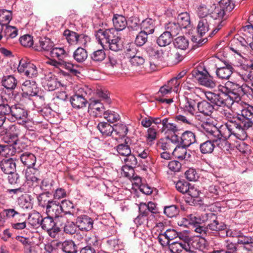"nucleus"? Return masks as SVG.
Masks as SVG:
<instances>
[{
  "mask_svg": "<svg viewBox=\"0 0 253 253\" xmlns=\"http://www.w3.org/2000/svg\"><path fill=\"white\" fill-rule=\"evenodd\" d=\"M176 189L180 193L184 194L187 192L190 183L184 180H179L175 182Z\"/></svg>",
  "mask_w": 253,
  "mask_h": 253,
  "instance_id": "59",
  "label": "nucleus"
},
{
  "mask_svg": "<svg viewBox=\"0 0 253 253\" xmlns=\"http://www.w3.org/2000/svg\"><path fill=\"white\" fill-rule=\"evenodd\" d=\"M123 45L121 41V38L118 36L114 40L107 44H105L104 48H109L114 51H118L122 49Z\"/></svg>",
  "mask_w": 253,
  "mask_h": 253,
  "instance_id": "51",
  "label": "nucleus"
},
{
  "mask_svg": "<svg viewBox=\"0 0 253 253\" xmlns=\"http://www.w3.org/2000/svg\"><path fill=\"white\" fill-rule=\"evenodd\" d=\"M222 62L224 66L217 68L216 76L221 79H228L231 76L234 70L232 64L227 60H223Z\"/></svg>",
  "mask_w": 253,
  "mask_h": 253,
  "instance_id": "17",
  "label": "nucleus"
},
{
  "mask_svg": "<svg viewBox=\"0 0 253 253\" xmlns=\"http://www.w3.org/2000/svg\"><path fill=\"white\" fill-rule=\"evenodd\" d=\"M76 223L80 230L89 231L93 228L94 220L86 215H82L77 217Z\"/></svg>",
  "mask_w": 253,
  "mask_h": 253,
  "instance_id": "19",
  "label": "nucleus"
},
{
  "mask_svg": "<svg viewBox=\"0 0 253 253\" xmlns=\"http://www.w3.org/2000/svg\"><path fill=\"white\" fill-rule=\"evenodd\" d=\"M210 29L209 22L206 18H201L197 27V33L201 37L204 36Z\"/></svg>",
  "mask_w": 253,
  "mask_h": 253,
  "instance_id": "46",
  "label": "nucleus"
},
{
  "mask_svg": "<svg viewBox=\"0 0 253 253\" xmlns=\"http://www.w3.org/2000/svg\"><path fill=\"white\" fill-rule=\"evenodd\" d=\"M177 23H178L182 29L187 28L190 24L189 14L187 12H182L178 14L177 17Z\"/></svg>",
  "mask_w": 253,
  "mask_h": 253,
  "instance_id": "47",
  "label": "nucleus"
},
{
  "mask_svg": "<svg viewBox=\"0 0 253 253\" xmlns=\"http://www.w3.org/2000/svg\"><path fill=\"white\" fill-rule=\"evenodd\" d=\"M173 38L166 31L163 32L157 39V43L161 47L169 44L172 41Z\"/></svg>",
  "mask_w": 253,
  "mask_h": 253,
  "instance_id": "45",
  "label": "nucleus"
},
{
  "mask_svg": "<svg viewBox=\"0 0 253 253\" xmlns=\"http://www.w3.org/2000/svg\"><path fill=\"white\" fill-rule=\"evenodd\" d=\"M97 128L104 137H107L112 135L114 137V126L107 122H100Z\"/></svg>",
  "mask_w": 253,
  "mask_h": 253,
  "instance_id": "31",
  "label": "nucleus"
},
{
  "mask_svg": "<svg viewBox=\"0 0 253 253\" xmlns=\"http://www.w3.org/2000/svg\"><path fill=\"white\" fill-rule=\"evenodd\" d=\"M48 48H49L48 50H50V56L52 58L50 59L55 60L57 59V61H63L64 59H66L68 56V54L65 50L64 47L56 46L49 38ZM48 58L50 59L49 57Z\"/></svg>",
  "mask_w": 253,
  "mask_h": 253,
  "instance_id": "12",
  "label": "nucleus"
},
{
  "mask_svg": "<svg viewBox=\"0 0 253 253\" xmlns=\"http://www.w3.org/2000/svg\"><path fill=\"white\" fill-rule=\"evenodd\" d=\"M224 116L226 118L227 122L218 129L219 134L216 136V139L219 143L222 138L226 140L232 137L239 140H245L247 137V133L243 130L235 116L226 110H224Z\"/></svg>",
  "mask_w": 253,
  "mask_h": 253,
  "instance_id": "3",
  "label": "nucleus"
},
{
  "mask_svg": "<svg viewBox=\"0 0 253 253\" xmlns=\"http://www.w3.org/2000/svg\"><path fill=\"white\" fill-rule=\"evenodd\" d=\"M136 49L132 46L127 49V54H129L130 57V62L133 66H138L143 65L145 62V59L141 56L136 55Z\"/></svg>",
  "mask_w": 253,
  "mask_h": 253,
  "instance_id": "30",
  "label": "nucleus"
},
{
  "mask_svg": "<svg viewBox=\"0 0 253 253\" xmlns=\"http://www.w3.org/2000/svg\"><path fill=\"white\" fill-rule=\"evenodd\" d=\"M195 232L202 238L207 240L212 238L213 236L219 234L221 232L222 237L235 236L230 230H227V225L224 222L219 221L216 214L210 212L201 215V227H197Z\"/></svg>",
  "mask_w": 253,
  "mask_h": 253,
  "instance_id": "1",
  "label": "nucleus"
},
{
  "mask_svg": "<svg viewBox=\"0 0 253 253\" xmlns=\"http://www.w3.org/2000/svg\"><path fill=\"white\" fill-rule=\"evenodd\" d=\"M48 65H51L56 68H59L61 65H64L65 69L72 73L76 74L79 73V72L75 68V67H77V66L71 62L66 61V59H64L63 61H57V60L50 59L48 58Z\"/></svg>",
  "mask_w": 253,
  "mask_h": 253,
  "instance_id": "24",
  "label": "nucleus"
},
{
  "mask_svg": "<svg viewBox=\"0 0 253 253\" xmlns=\"http://www.w3.org/2000/svg\"><path fill=\"white\" fill-rule=\"evenodd\" d=\"M201 215L198 216L195 214H190L186 217L182 218L178 222V225L180 226L189 227L192 226L195 231L197 227H201Z\"/></svg>",
  "mask_w": 253,
  "mask_h": 253,
  "instance_id": "15",
  "label": "nucleus"
},
{
  "mask_svg": "<svg viewBox=\"0 0 253 253\" xmlns=\"http://www.w3.org/2000/svg\"><path fill=\"white\" fill-rule=\"evenodd\" d=\"M118 36H119L118 33L113 28L105 30L100 29L95 34L96 39L104 48L105 44L110 43Z\"/></svg>",
  "mask_w": 253,
  "mask_h": 253,
  "instance_id": "9",
  "label": "nucleus"
},
{
  "mask_svg": "<svg viewBox=\"0 0 253 253\" xmlns=\"http://www.w3.org/2000/svg\"><path fill=\"white\" fill-rule=\"evenodd\" d=\"M0 169L5 174L16 171V164L12 158L3 159L0 161Z\"/></svg>",
  "mask_w": 253,
  "mask_h": 253,
  "instance_id": "29",
  "label": "nucleus"
},
{
  "mask_svg": "<svg viewBox=\"0 0 253 253\" xmlns=\"http://www.w3.org/2000/svg\"><path fill=\"white\" fill-rule=\"evenodd\" d=\"M10 116V118L12 121L20 120L22 121V123L24 124L27 122L28 111L24 107L21 106L20 105L16 104L12 106Z\"/></svg>",
  "mask_w": 253,
  "mask_h": 253,
  "instance_id": "14",
  "label": "nucleus"
},
{
  "mask_svg": "<svg viewBox=\"0 0 253 253\" xmlns=\"http://www.w3.org/2000/svg\"><path fill=\"white\" fill-rule=\"evenodd\" d=\"M246 84L240 85L239 84L229 82L225 84V86L223 87L225 90L231 102L233 104L234 103H238L241 100V97L245 95Z\"/></svg>",
  "mask_w": 253,
  "mask_h": 253,
  "instance_id": "7",
  "label": "nucleus"
},
{
  "mask_svg": "<svg viewBox=\"0 0 253 253\" xmlns=\"http://www.w3.org/2000/svg\"><path fill=\"white\" fill-rule=\"evenodd\" d=\"M62 35L63 38L66 40L69 45L77 44L78 33L69 29H66L63 32Z\"/></svg>",
  "mask_w": 253,
  "mask_h": 253,
  "instance_id": "39",
  "label": "nucleus"
},
{
  "mask_svg": "<svg viewBox=\"0 0 253 253\" xmlns=\"http://www.w3.org/2000/svg\"><path fill=\"white\" fill-rule=\"evenodd\" d=\"M87 95L86 92L83 89L80 88L73 94L70 99L72 107L76 109H80L85 108L88 102L85 98Z\"/></svg>",
  "mask_w": 253,
  "mask_h": 253,
  "instance_id": "11",
  "label": "nucleus"
},
{
  "mask_svg": "<svg viewBox=\"0 0 253 253\" xmlns=\"http://www.w3.org/2000/svg\"><path fill=\"white\" fill-rule=\"evenodd\" d=\"M251 42L249 38H247L246 39L245 38L243 37L238 36L232 41L231 45L229 46V49L240 57H242V51L240 47L239 46H234L233 43H235L238 45H240L242 47H247L248 46H250V42Z\"/></svg>",
  "mask_w": 253,
  "mask_h": 253,
  "instance_id": "18",
  "label": "nucleus"
},
{
  "mask_svg": "<svg viewBox=\"0 0 253 253\" xmlns=\"http://www.w3.org/2000/svg\"><path fill=\"white\" fill-rule=\"evenodd\" d=\"M178 130L177 125L170 122L169 118H165L163 119L162 132L165 133H175Z\"/></svg>",
  "mask_w": 253,
  "mask_h": 253,
  "instance_id": "34",
  "label": "nucleus"
},
{
  "mask_svg": "<svg viewBox=\"0 0 253 253\" xmlns=\"http://www.w3.org/2000/svg\"><path fill=\"white\" fill-rule=\"evenodd\" d=\"M2 97H0V115L5 116H10L12 106H10L7 101H4L2 100Z\"/></svg>",
  "mask_w": 253,
  "mask_h": 253,
  "instance_id": "55",
  "label": "nucleus"
},
{
  "mask_svg": "<svg viewBox=\"0 0 253 253\" xmlns=\"http://www.w3.org/2000/svg\"><path fill=\"white\" fill-rule=\"evenodd\" d=\"M22 90L23 91L21 94L22 97L27 98L36 96L41 105L45 106L44 100L46 92L39 89L36 82L33 78L30 80H26L22 83Z\"/></svg>",
  "mask_w": 253,
  "mask_h": 253,
  "instance_id": "6",
  "label": "nucleus"
},
{
  "mask_svg": "<svg viewBox=\"0 0 253 253\" xmlns=\"http://www.w3.org/2000/svg\"><path fill=\"white\" fill-rule=\"evenodd\" d=\"M65 206H69L70 208H74L73 204L69 201H63L62 205H60L53 201L48 200V235L52 238L56 239L59 237V233L60 231V226L62 225V213L65 211L64 208Z\"/></svg>",
  "mask_w": 253,
  "mask_h": 253,
  "instance_id": "2",
  "label": "nucleus"
},
{
  "mask_svg": "<svg viewBox=\"0 0 253 253\" xmlns=\"http://www.w3.org/2000/svg\"><path fill=\"white\" fill-rule=\"evenodd\" d=\"M103 117L108 122L111 123H115L120 119V116L118 113L111 110L106 111Z\"/></svg>",
  "mask_w": 253,
  "mask_h": 253,
  "instance_id": "60",
  "label": "nucleus"
},
{
  "mask_svg": "<svg viewBox=\"0 0 253 253\" xmlns=\"http://www.w3.org/2000/svg\"><path fill=\"white\" fill-rule=\"evenodd\" d=\"M1 84L6 89L13 90L17 85V81L13 75L4 76L1 80Z\"/></svg>",
  "mask_w": 253,
  "mask_h": 253,
  "instance_id": "33",
  "label": "nucleus"
},
{
  "mask_svg": "<svg viewBox=\"0 0 253 253\" xmlns=\"http://www.w3.org/2000/svg\"><path fill=\"white\" fill-rule=\"evenodd\" d=\"M199 83L201 85L210 88L215 87L216 84L213 77L211 76L208 72V74H205V76L201 79Z\"/></svg>",
  "mask_w": 253,
  "mask_h": 253,
  "instance_id": "48",
  "label": "nucleus"
},
{
  "mask_svg": "<svg viewBox=\"0 0 253 253\" xmlns=\"http://www.w3.org/2000/svg\"><path fill=\"white\" fill-rule=\"evenodd\" d=\"M17 70L21 75L30 78L36 77L38 73L36 66L27 58L19 60Z\"/></svg>",
  "mask_w": 253,
  "mask_h": 253,
  "instance_id": "10",
  "label": "nucleus"
},
{
  "mask_svg": "<svg viewBox=\"0 0 253 253\" xmlns=\"http://www.w3.org/2000/svg\"><path fill=\"white\" fill-rule=\"evenodd\" d=\"M198 100L191 97H186L185 103L180 106V108L184 113L194 116L196 108H197Z\"/></svg>",
  "mask_w": 253,
  "mask_h": 253,
  "instance_id": "16",
  "label": "nucleus"
},
{
  "mask_svg": "<svg viewBox=\"0 0 253 253\" xmlns=\"http://www.w3.org/2000/svg\"><path fill=\"white\" fill-rule=\"evenodd\" d=\"M39 205L45 209V212L47 214V192H43L38 197Z\"/></svg>",
  "mask_w": 253,
  "mask_h": 253,
  "instance_id": "62",
  "label": "nucleus"
},
{
  "mask_svg": "<svg viewBox=\"0 0 253 253\" xmlns=\"http://www.w3.org/2000/svg\"><path fill=\"white\" fill-rule=\"evenodd\" d=\"M166 32L172 38L177 36L181 31L182 28L177 22H170L165 26Z\"/></svg>",
  "mask_w": 253,
  "mask_h": 253,
  "instance_id": "38",
  "label": "nucleus"
},
{
  "mask_svg": "<svg viewBox=\"0 0 253 253\" xmlns=\"http://www.w3.org/2000/svg\"><path fill=\"white\" fill-rule=\"evenodd\" d=\"M77 224H75L74 222L67 221L64 227V231L65 233L70 235L75 234L77 230Z\"/></svg>",
  "mask_w": 253,
  "mask_h": 253,
  "instance_id": "64",
  "label": "nucleus"
},
{
  "mask_svg": "<svg viewBox=\"0 0 253 253\" xmlns=\"http://www.w3.org/2000/svg\"><path fill=\"white\" fill-rule=\"evenodd\" d=\"M88 109L91 110L95 117H101L106 112L104 106L101 100L92 98L88 103Z\"/></svg>",
  "mask_w": 253,
  "mask_h": 253,
  "instance_id": "20",
  "label": "nucleus"
},
{
  "mask_svg": "<svg viewBox=\"0 0 253 253\" xmlns=\"http://www.w3.org/2000/svg\"><path fill=\"white\" fill-rule=\"evenodd\" d=\"M21 162L27 167L30 171L31 168L35 166L36 162V157L35 155L29 152L23 153L20 156Z\"/></svg>",
  "mask_w": 253,
  "mask_h": 253,
  "instance_id": "26",
  "label": "nucleus"
},
{
  "mask_svg": "<svg viewBox=\"0 0 253 253\" xmlns=\"http://www.w3.org/2000/svg\"><path fill=\"white\" fill-rule=\"evenodd\" d=\"M47 39L46 36H45L43 37H39L38 42L36 43L33 48L35 51H47V44L46 41Z\"/></svg>",
  "mask_w": 253,
  "mask_h": 253,
  "instance_id": "50",
  "label": "nucleus"
},
{
  "mask_svg": "<svg viewBox=\"0 0 253 253\" xmlns=\"http://www.w3.org/2000/svg\"><path fill=\"white\" fill-rule=\"evenodd\" d=\"M190 197H188L186 202L189 203V205H193L194 204L195 199L199 197L200 191L198 189L195 187L193 185L190 184L188 188L187 192L186 193Z\"/></svg>",
  "mask_w": 253,
  "mask_h": 253,
  "instance_id": "40",
  "label": "nucleus"
},
{
  "mask_svg": "<svg viewBox=\"0 0 253 253\" xmlns=\"http://www.w3.org/2000/svg\"><path fill=\"white\" fill-rule=\"evenodd\" d=\"M205 95L207 100L216 106L217 109L221 112L222 115H224V110L230 112L229 109L233 104L223 87L221 89V92L219 93H215L209 91L207 92Z\"/></svg>",
  "mask_w": 253,
  "mask_h": 253,
  "instance_id": "4",
  "label": "nucleus"
},
{
  "mask_svg": "<svg viewBox=\"0 0 253 253\" xmlns=\"http://www.w3.org/2000/svg\"><path fill=\"white\" fill-rule=\"evenodd\" d=\"M18 204L23 209H31L33 208V198L31 195L26 194L19 199Z\"/></svg>",
  "mask_w": 253,
  "mask_h": 253,
  "instance_id": "42",
  "label": "nucleus"
},
{
  "mask_svg": "<svg viewBox=\"0 0 253 253\" xmlns=\"http://www.w3.org/2000/svg\"><path fill=\"white\" fill-rule=\"evenodd\" d=\"M20 44L26 47H31L34 45L33 37L29 34L24 35L19 38Z\"/></svg>",
  "mask_w": 253,
  "mask_h": 253,
  "instance_id": "58",
  "label": "nucleus"
},
{
  "mask_svg": "<svg viewBox=\"0 0 253 253\" xmlns=\"http://www.w3.org/2000/svg\"><path fill=\"white\" fill-rule=\"evenodd\" d=\"M202 131L208 138H216V136L219 134L218 129L214 126L208 122L203 123L201 126Z\"/></svg>",
  "mask_w": 253,
  "mask_h": 253,
  "instance_id": "28",
  "label": "nucleus"
},
{
  "mask_svg": "<svg viewBox=\"0 0 253 253\" xmlns=\"http://www.w3.org/2000/svg\"><path fill=\"white\" fill-rule=\"evenodd\" d=\"M238 243H234L229 240H226L224 243V250L226 253H238Z\"/></svg>",
  "mask_w": 253,
  "mask_h": 253,
  "instance_id": "57",
  "label": "nucleus"
},
{
  "mask_svg": "<svg viewBox=\"0 0 253 253\" xmlns=\"http://www.w3.org/2000/svg\"><path fill=\"white\" fill-rule=\"evenodd\" d=\"M114 137L118 136L119 137H125L128 132L127 127L125 124H117L114 126Z\"/></svg>",
  "mask_w": 253,
  "mask_h": 253,
  "instance_id": "49",
  "label": "nucleus"
},
{
  "mask_svg": "<svg viewBox=\"0 0 253 253\" xmlns=\"http://www.w3.org/2000/svg\"><path fill=\"white\" fill-rule=\"evenodd\" d=\"M18 34V29L14 26L7 25L4 27L2 38L0 40L1 46H6L10 44V40L16 37Z\"/></svg>",
  "mask_w": 253,
  "mask_h": 253,
  "instance_id": "13",
  "label": "nucleus"
},
{
  "mask_svg": "<svg viewBox=\"0 0 253 253\" xmlns=\"http://www.w3.org/2000/svg\"><path fill=\"white\" fill-rule=\"evenodd\" d=\"M197 108L199 112L205 116H210L214 109V107L207 101L198 102Z\"/></svg>",
  "mask_w": 253,
  "mask_h": 253,
  "instance_id": "35",
  "label": "nucleus"
},
{
  "mask_svg": "<svg viewBox=\"0 0 253 253\" xmlns=\"http://www.w3.org/2000/svg\"><path fill=\"white\" fill-rule=\"evenodd\" d=\"M234 237H237V243L244 245V249L248 251H251L253 249V235L245 236L240 231L237 233H233Z\"/></svg>",
  "mask_w": 253,
  "mask_h": 253,
  "instance_id": "23",
  "label": "nucleus"
},
{
  "mask_svg": "<svg viewBox=\"0 0 253 253\" xmlns=\"http://www.w3.org/2000/svg\"><path fill=\"white\" fill-rule=\"evenodd\" d=\"M179 206L176 205H171L165 206L164 208V213L169 218L176 217L179 213Z\"/></svg>",
  "mask_w": 253,
  "mask_h": 253,
  "instance_id": "43",
  "label": "nucleus"
},
{
  "mask_svg": "<svg viewBox=\"0 0 253 253\" xmlns=\"http://www.w3.org/2000/svg\"><path fill=\"white\" fill-rule=\"evenodd\" d=\"M173 44L176 48L185 50L188 47L189 41L184 36H179L174 40Z\"/></svg>",
  "mask_w": 253,
  "mask_h": 253,
  "instance_id": "44",
  "label": "nucleus"
},
{
  "mask_svg": "<svg viewBox=\"0 0 253 253\" xmlns=\"http://www.w3.org/2000/svg\"><path fill=\"white\" fill-rule=\"evenodd\" d=\"M155 29V21L151 18H146L141 23V29L149 35L153 34Z\"/></svg>",
  "mask_w": 253,
  "mask_h": 253,
  "instance_id": "36",
  "label": "nucleus"
},
{
  "mask_svg": "<svg viewBox=\"0 0 253 253\" xmlns=\"http://www.w3.org/2000/svg\"><path fill=\"white\" fill-rule=\"evenodd\" d=\"M148 35L146 33L141 31L136 37L135 43L138 46L143 45L147 41Z\"/></svg>",
  "mask_w": 253,
  "mask_h": 253,
  "instance_id": "61",
  "label": "nucleus"
},
{
  "mask_svg": "<svg viewBox=\"0 0 253 253\" xmlns=\"http://www.w3.org/2000/svg\"><path fill=\"white\" fill-rule=\"evenodd\" d=\"M90 57L94 62H101L105 59L106 54L104 49H98L90 54Z\"/></svg>",
  "mask_w": 253,
  "mask_h": 253,
  "instance_id": "54",
  "label": "nucleus"
},
{
  "mask_svg": "<svg viewBox=\"0 0 253 253\" xmlns=\"http://www.w3.org/2000/svg\"><path fill=\"white\" fill-rule=\"evenodd\" d=\"M169 248L172 253H180L183 249L191 253L195 252L194 250V248H192V247L190 246L189 244L183 243L178 240L171 244L169 243Z\"/></svg>",
  "mask_w": 253,
  "mask_h": 253,
  "instance_id": "22",
  "label": "nucleus"
},
{
  "mask_svg": "<svg viewBox=\"0 0 253 253\" xmlns=\"http://www.w3.org/2000/svg\"><path fill=\"white\" fill-rule=\"evenodd\" d=\"M20 134V130L17 126L15 125H11L7 131V135L13 141H15L18 139Z\"/></svg>",
  "mask_w": 253,
  "mask_h": 253,
  "instance_id": "56",
  "label": "nucleus"
},
{
  "mask_svg": "<svg viewBox=\"0 0 253 253\" xmlns=\"http://www.w3.org/2000/svg\"><path fill=\"white\" fill-rule=\"evenodd\" d=\"M196 142V135L192 131L186 130L182 133L180 141L181 145L188 147Z\"/></svg>",
  "mask_w": 253,
  "mask_h": 253,
  "instance_id": "27",
  "label": "nucleus"
},
{
  "mask_svg": "<svg viewBox=\"0 0 253 253\" xmlns=\"http://www.w3.org/2000/svg\"><path fill=\"white\" fill-rule=\"evenodd\" d=\"M186 147L183 146H176L172 152L173 155L179 160H188L191 155L187 153Z\"/></svg>",
  "mask_w": 253,
  "mask_h": 253,
  "instance_id": "32",
  "label": "nucleus"
},
{
  "mask_svg": "<svg viewBox=\"0 0 253 253\" xmlns=\"http://www.w3.org/2000/svg\"><path fill=\"white\" fill-rule=\"evenodd\" d=\"M62 250L65 253H77L78 247L73 241H65L62 244Z\"/></svg>",
  "mask_w": 253,
  "mask_h": 253,
  "instance_id": "52",
  "label": "nucleus"
},
{
  "mask_svg": "<svg viewBox=\"0 0 253 253\" xmlns=\"http://www.w3.org/2000/svg\"><path fill=\"white\" fill-rule=\"evenodd\" d=\"M178 234L177 237L179 238V241L183 243L189 244L190 246L194 248V251L200 248L199 242L198 240H191L188 235L181 232H178Z\"/></svg>",
  "mask_w": 253,
  "mask_h": 253,
  "instance_id": "41",
  "label": "nucleus"
},
{
  "mask_svg": "<svg viewBox=\"0 0 253 253\" xmlns=\"http://www.w3.org/2000/svg\"><path fill=\"white\" fill-rule=\"evenodd\" d=\"M208 74V71L202 66H199L194 68L191 72V75L199 83L201 79Z\"/></svg>",
  "mask_w": 253,
  "mask_h": 253,
  "instance_id": "53",
  "label": "nucleus"
},
{
  "mask_svg": "<svg viewBox=\"0 0 253 253\" xmlns=\"http://www.w3.org/2000/svg\"><path fill=\"white\" fill-rule=\"evenodd\" d=\"M113 28L118 32L125 29L127 25L126 18L121 14H114L112 18Z\"/></svg>",
  "mask_w": 253,
  "mask_h": 253,
  "instance_id": "25",
  "label": "nucleus"
},
{
  "mask_svg": "<svg viewBox=\"0 0 253 253\" xmlns=\"http://www.w3.org/2000/svg\"><path fill=\"white\" fill-rule=\"evenodd\" d=\"M73 57L78 63H81L86 60L88 57L87 52L83 47H78L73 52Z\"/></svg>",
  "mask_w": 253,
  "mask_h": 253,
  "instance_id": "37",
  "label": "nucleus"
},
{
  "mask_svg": "<svg viewBox=\"0 0 253 253\" xmlns=\"http://www.w3.org/2000/svg\"><path fill=\"white\" fill-rule=\"evenodd\" d=\"M235 117L245 131L253 127V106L244 107Z\"/></svg>",
  "mask_w": 253,
  "mask_h": 253,
  "instance_id": "8",
  "label": "nucleus"
},
{
  "mask_svg": "<svg viewBox=\"0 0 253 253\" xmlns=\"http://www.w3.org/2000/svg\"><path fill=\"white\" fill-rule=\"evenodd\" d=\"M42 218V217L39 212H34L29 214L28 220L32 226H36L39 225Z\"/></svg>",
  "mask_w": 253,
  "mask_h": 253,
  "instance_id": "63",
  "label": "nucleus"
},
{
  "mask_svg": "<svg viewBox=\"0 0 253 253\" xmlns=\"http://www.w3.org/2000/svg\"><path fill=\"white\" fill-rule=\"evenodd\" d=\"M208 138L207 140L201 143L199 145L200 152L203 154L211 153L214 150L215 146L219 145L217 139L212 138Z\"/></svg>",
  "mask_w": 253,
  "mask_h": 253,
  "instance_id": "21",
  "label": "nucleus"
},
{
  "mask_svg": "<svg viewBox=\"0 0 253 253\" xmlns=\"http://www.w3.org/2000/svg\"><path fill=\"white\" fill-rule=\"evenodd\" d=\"M237 5L232 0H220L219 1V6L215 7L211 14L215 21H223L225 23L229 16L232 14L234 9Z\"/></svg>",
  "mask_w": 253,
  "mask_h": 253,
  "instance_id": "5",
  "label": "nucleus"
}]
</instances>
